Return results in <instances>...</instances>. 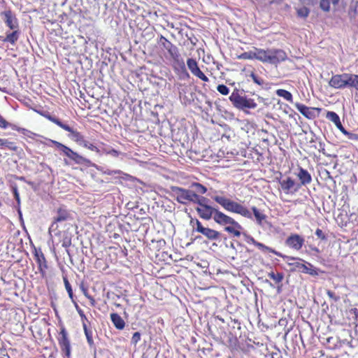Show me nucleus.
Returning a JSON list of instances; mask_svg holds the SVG:
<instances>
[{
  "mask_svg": "<svg viewBox=\"0 0 358 358\" xmlns=\"http://www.w3.org/2000/svg\"><path fill=\"white\" fill-rule=\"evenodd\" d=\"M171 189L174 194L176 199L180 203H196V211L200 218L204 220H210L213 219L214 222L215 221L220 210L217 208H215V207H212L211 205L208 203L209 201L208 198L199 196L190 189L177 186H173Z\"/></svg>",
  "mask_w": 358,
  "mask_h": 358,
  "instance_id": "obj_1",
  "label": "nucleus"
},
{
  "mask_svg": "<svg viewBox=\"0 0 358 358\" xmlns=\"http://www.w3.org/2000/svg\"><path fill=\"white\" fill-rule=\"evenodd\" d=\"M239 59H257L263 63L277 65L287 59L286 52L280 49L263 50L254 48L253 51L245 52L237 57Z\"/></svg>",
  "mask_w": 358,
  "mask_h": 358,
  "instance_id": "obj_2",
  "label": "nucleus"
},
{
  "mask_svg": "<svg viewBox=\"0 0 358 358\" xmlns=\"http://www.w3.org/2000/svg\"><path fill=\"white\" fill-rule=\"evenodd\" d=\"M157 43L165 49L169 54L172 59V67L180 79H185L189 78L183 59L182 58L180 50L173 44L168 38L163 35H160L157 40Z\"/></svg>",
  "mask_w": 358,
  "mask_h": 358,
  "instance_id": "obj_3",
  "label": "nucleus"
},
{
  "mask_svg": "<svg viewBox=\"0 0 358 358\" xmlns=\"http://www.w3.org/2000/svg\"><path fill=\"white\" fill-rule=\"evenodd\" d=\"M210 191H211L213 194L211 199L216 203L220 205L226 211L238 214L246 218L252 217V214L250 210L245 207L244 205L225 196L224 192H217L212 188H210Z\"/></svg>",
  "mask_w": 358,
  "mask_h": 358,
  "instance_id": "obj_4",
  "label": "nucleus"
},
{
  "mask_svg": "<svg viewBox=\"0 0 358 358\" xmlns=\"http://www.w3.org/2000/svg\"><path fill=\"white\" fill-rule=\"evenodd\" d=\"M43 116L62 129L69 131L70 133L69 136L75 142H76L78 145L90 151H93L97 153L100 152L99 149L96 146L92 144V143H88V141L85 139V136L81 132L73 129L66 124H64L58 118H56L50 114L43 115Z\"/></svg>",
  "mask_w": 358,
  "mask_h": 358,
  "instance_id": "obj_5",
  "label": "nucleus"
},
{
  "mask_svg": "<svg viewBox=\"0 0 358 358\" xmlns=\"http://www.w3.org/2000/svg\"><path fill=\"white\" fill-rule=\"evenodd\" d=\"M329 85L336 90L355 88L358 91V74L343 73L333 75Z\"/></svg>",
  "mask_w": 358,
  "mask_h": 358,
  "instance_id": "obj_6",
  "label": "nucleus"
},
{
  "mask_svg": "<svg viewBox=\"0 0 358 358\" xmlns=\"http://www.w3.org/2000/svg\"><path fill=\"white\" fill-rule=\"evenodd\" d=\"M215 222L224 227V230L234 237L241 236L243 226L231 216L220 211Z\"/></svg>",
  "mask_w": 358,
  "mask_h": 358,
  "instance_id": "obj_7",
  "label": "nucleus"
},
{
  "mask_svg": "<svg viewBox=\"0 0 358 358\" xmlns=\"http://www.w3.org/2000/svg\"><path fill=\"white\" fill-rule=\"evenodd\" d=\"M229 100L234 107L247 113L248 110H254L257 106L253 99L248 98L245 95H241L238 90L231 93Z\"/></svg>",
  "mask_w": 358,
  "mask_h": 358,
  "instance_id": "obj_8",
  "label": "nucleus"
},
{
  "mask_svg": "<svg viewBox=\"0 0 358 358\" xmlns=\"http://www.w3.org/2000/svg\"><path fill=\"white\" fill-rule=\"evenodd\" d=\"M52 144L54 145L57 149L62 152L65 156L74 163L80 165H88L90 164V159L85 158V157L73 151L70 148L59 143V141L52 140Z\"/></svg>",
  "mask_w": 358,
  "mask_h": 358,
  "instance_id": "obj_9",
  "label": "nucleus"
},
{
  "mask_svg": "<svg viewBox=\"0 0 358 358\" xmlns=\"http://www.w3.org/2000/svg\"><path fill=\"white\" fill-rule=\"evenodd\" d=\"M57 340L62 352L65 357L69 358L71 357V342L68 331L64 325L60 327V330L57 336Z\"/></svg>",
  "mask_w": 358,
  "mask_h": 358,
  "instance_id": "obj_10",
  "label": "nucleus"
},
{
  "mask_svg": "<svg viewBox=\"0 0 358 358\" xmlns=\"http://www.w3.org/2000/svg\"><path fill=\"white\" fill-rule=\"evenodd\" d=\"M190 224L194 231L201 233L208 240H218L220 236V233L215 229L209 227H205L198 219H192Z\"/></svg>",
  "mask_w": 358,
  "mask_h": 358,
  "instance_id": "obj_11",
  "label": "nucleus"
},
{
  "mask_svg": "<svg viewBox=\"0 0 358 358\" xmlns=\"http://www.w3.org/2000/svg\"><path fill=\"white\" fill-rule=\"evenodd\" d=\"M287 258L290 260L298 259V258L294 257H289ZM299 260L301 262L289 263V264L294 266L295 268L298 269L299 271H301L303 273H308L311 276H316L318 275L317 269L310 263L303 261V259H299Z\"/></svg>",
  "mask_w": 358,
  "mask_h": 358,
  "instance_id": "obj_12",
  "label": "nucleus"
},
{
  "mask_svg": "<svg viewBox=\"0 0 358 358\" xmlns=\"http://www.w3.org/2000/svg\"><path fill=\"white\" fill-rule=\"evenodd\" d=\"M278 183L285 194H294L301 189V185H298L290 176L284 180L279 179Z\"/></svg>",
  "mask_w": 358,
  "mask_h": 358,
  "instance_id": "obj_13",
  "label": "nucleus"
},
{
  "mask_svg": "<svg viewBox=\"0 0 358 358\" xmlns=\"http://www.w3.org/2000/svg\"><path fill=\"white\" fill-rule=\"evenodd\" d=\"M294 106L297 110L299 111L303 117H306L308 120H314L318 117L322 110L321 108L310 107L299 102L295 103Z\"/></svg>",
  "mask_w": 358,
  "mask_h": 358,
  "instance_id": "obj_14",
  "label": "nucleus"
},
{
  "mask_svg": "<svg viewBox=\"0 0 358 358\" xmlns=\"http://www.w3.org/2000/svg\"><path fill=\"white\" fill-rule=\"evenodd\" d=\"M34 259L38 264L39 273L43 278L46 277L47 269L48 268V261L41 248H34Z\"/></svg>",
  "mask_w": 358,
  "mask_h": 358,
  "instance_id": "obj_15",
  "label": "nucleus"
},
{
  "mask_svg": "<svg viewBox=\"0 0 358 358\" xmlns=\"http://www.w3.org/2000/svg\"><path fill=\"white\" fill-rule=\"evenodd\" d=\"M1 16L10 29H19V20L10 8L2 11Z\"/></svg>",
  "mask_w": 358,
  "mask_h": 358,
  "instance_id": "obj_16",
  "label": "nucleus"
},
{
  "mask_svg": "<svg viewBox=\"0 0 358 358\" xmlns=\"http://www.w3.org/2000/svg\"><path fill=\"white\" fill-rule=\"evenodd\" d=\"M186 63L189 70L194 76L203 82H209L208 77L201 70L196 59L188 58Z\"/></svg>",
  "mask_w": 358,
  "mask_h": 358,
  "instance_id": "obj_17",
  "label": "nucleus"
},
{
  "mask_svg": "<svg viewBox=\"0 0 358 358\" xmlns=\"http://www.w3.org/2000/svg\"><path fill=\"white\" fill-rule=\"evenodd\" d=\"M287 247L294 250H301L304 245V237L298 234H291L285 240Z\"/></svg>",
  "mask_w": 358,
  "mask_h": 358,
  "instance_id": "obj_18",
  "label": "nucleus"
},
{
  "mask_svg": "<svg viewBox=\"0 0 358 358\" xmlns=\"http://www.w3.org/2000/svg\"><path fill=\"white\" fill-rule=\"evenodd\" d=\"M296 171L294 175L299 180L298 185H301V187L310 184L312 182V176L307 169H303V167L301 166H298Z\"/></svg>",
  "mask_w": 358,
  "mask_h": 358,
  "instance_id": "obj_19",
  "label": "nucleus"
},
{
  "mask_svg": "<svg viewBox=\"0 0 358 358\" xmlns=\"http://www.w3.org/2000/svg\"><path fill=\"white\" fill-rule=\"evenodd\" d=\"M248 243L253 245L254 246L257 247L259 250H262L264 252H269L271 254H274L278 257H284L281 253L275 251L274 249L270 247L264 245L263 243L257 242V241L255 240V238H253L252 236L249 237L248 240Z\"/></svg>",
  "mask_w": 358,
  "mask_h": 358,
  "instance_id": "obj_20",
  "label": "nucleus"
},
{
  "mask_svg": "<svg viewBox=\"0 0 358 358\" xmlns=\"http://www.w3.org/2000/svg\"><path fill=\"white\" fill-rule=\"evenodd\" d=\"M70 218H71L70 213L64 207H59L57 210V215L55 217H54V218H53L52 227L53 226L54 224L66 221V220H69Z\"/></svg>",
  "mask_w": 358,
  "mask_h": 358,
  "instance_id": "obj_21",
  "label": "nucleus"
},
{
  "mask_svg": "<svg viewBox=\"0 0 358 358\" xmlns=\"http://www.w3.org/2000/svg\"><path fill=\"white\" fill-rule=\"evenodd\" d=\"M309 153L315 154V150H317L319 152L322 153L323 155H326L325 152V145L321 141H317L315 139L312 138L309 141Z\"/></svg>",
  "mask_w": 358,
  "mask_h": 358,
  "instance_id": "obj_22",
  "label": "nucleus"
},
{
  "mask_svg": "<svg viewBox=\"0 0 358 358\" xmlns=\"http://www.w3.org/2000/svg\"><path fill=\"white\" fill-rule=\"evenodd\" d=\"M12 30L13 31L11 32H7L5 37L0 36V38L3 42H9L13 45H15V44L17 43V41L19 39V36H20V30L19 29Z\"/></svg>",
  "mask_w": 358,
  "mask_h": 358,
  "instance_id": "obj_23",
  "label": "nucleus"
},
{
  "mask_svg": "<svg viewBox=\"0 0 358 358\" xmlns=\"http://www.w3.org/2000/svg\"><path fill=\"white\" fill-rule=\"evenodd\" d=\"M8 127H10L13 129L16 130L18 132H20L22 134H27V132H29L27 129L22 127H19L16 125L10 124L8 122H7L4 117L1 115L0 113V128L2 129H6Z\"/></svg>",
  "mask_w": 358,
  "mask_h": 358,
  "instance_id": "obj_24",
  "label": "nucleus"
},
{
  "mask_svg": "<svg viewBox=\"0 0 358 358\" xmlns=\"http://www.w3.org/2000/svg\"><path fill=\"white\" fill-rule=\"evenodd\" d=\"M110 318L116 329H122L124 327L125 322L117 313H112Z\"/></svg>",
  "mask_w": 358,
  "mask_h": 358,
  "instance_id": "obj_25",
  "label": "nucleus"
},
{
  "mask_svg": "<svg viewBox=\"0 0 358 358\" xmlns=\"http://www.w3.org/2000/svg\"><path fill=\"white\" fill-rule=\"evenodd\" d=\"M190 187L194 189L195 192H194L199 196L203 195L208 192V188L199 182H192Z\"/></svg>",
  "mask_w": 358,
  "mask_h": 358,
  "instance_id": "obj_26",
  "label": "nucleus"
},
{
  "mask_svg": "<svg viewBox=\"0 0 358 358\" xmlns=\"http://www.w3.org/2000/svg\"><path fill=\"white\" fill-rule=\"evenodd\" d=\"M275 94L277 96L283 98L290 103L293 102V96L292 93L285 90L278 89L275 91Z\"/></svg>",
  "mask_w": 358,
  "mask_h": 358,
  "instance_id": "obj_27",
  "label": "nucleus"
},
{
  "mask_svg": "<svg viewBox=\"0 0 358 358\" xmlns=\"http://www.w3.org/2000/svg\"><path fill=\"white\" fill-rule=\"evenodd\" d=\"M62 279H63V282H64V287H65V289L68 293V295L69 296V298L71 299V300L73 301V302H75V297H74V294H73V289H72V287L68 280V278L66 275H63L62 276Z\"/></svg>",
  "mask_w": 358,
  "mask_h": 358,
  "instance_id": "obj_28",
  "label": "nucleus"
},
{
  "mask_svg": "<svg viewBox=\"0 0 358 358\" xmlns=\"http://www.w3.org/2000/svg\"><path fill=\"white\" fill-rule=\"evenodd\" d=\"M8 149L10 151L17 152L19 148L14 141H10L8 138H3V150Z\"/></svg>",
  "mask_w": 358,
  "mask_h": 358,
  "instance_id": "obj_29",
  "label": "nucleus"
},
{
  "mask_svg": "<svg viewBox=\"0 0 358 358\" xmlns=\"http://www.w3.org/2000/svg\"><path fill=\"white\" fill-rule=\"evenodd\" d=\"M326 117L329 120L334 122L336 124V126L341 127V122L340 121L339 115L336 113L330 112V110H329L327 113Z\"/></svg>",
  "mask_w": 358,
  "mask_h": 358,
  "instance_id": "obj_30",
  "label": "nucleus"
},
{
  "mask_svg": "<svg viewBox=\"0 0 358 358\" xmlns=\"http://www.w3.org/2000/svg\"><path fill=\"white\" fill-rule=\"evenodd\" d=\"M83 329H84V334L89 346L90 348H94V343L92 338V331L88 329L87 325H84Z\"/></svg>",
  "mask_w": 358,
  "mask_h": 358,
  "instance_id": "obj_31",
  "label": "nucleus"
},
{
  "mask_svg": "<svg viewBox=\"0 0 358 358\" xmlns=\"http://www.w3.org/2000/svg\"><path fill=\"white\" fill-rule=\"evenodd\" d=\"M252 211L258 224H261L262 221L266 220V215L261 213L256 207H252Z\"/></svg>",
  "mask_w": 358,
  "mask_h": 358,
  "instance_id": "obj_32",
  "label": "nucleus"
},
{
  "mask_svg": "<svg viewBox=\"0 0 358 358\" xmlns=\"http://www.w3.org/2000/svg\"><path fill=\"white\" fill-rule=\"evenodd\" d=\"M80 288H81V292H83V294H84L85 297L87 299H89L90 306L92 307H95L96 301H95L94 298L89 294L87 289L86 287H85L83 285H81Z\"/></svg>",
  "mask_w": 358,
  "mask_h": 358,
  "instance_id": "obj_33",
  "label": "nucleus"
},
{
  "mask_svg": "<svg viewBox=\"0 0 358 358\" xmlns=\"http://www.w3.org/2000/svg\"><path fill=\"white\" fill-rule=\"evenodd\" d=\"M268 277L277 284L280 283L283 279L282 273H273V271L268 273Z\"/></svg>",
  "mask_w": 358,
  "mask_h": 358,
  "instance_id": "obj_34",
  "label": "nucleus"
},
{
  "mask_svg": "<svg viewBox=\"0 0 358 358\" xmlns=\"http://www.w3.org/2000/svg\"><path fill=\"white\" fill-rule=\"evenodd\" d=\"M309 9L306 6H302L296 10L297 15L299 17L306 18L309 15Z\"/></svg>",
  "mask_w": 358,
  "mask_h": 358,
  "instance_id": "obj_35",
  "label": "nucleus"
},
{
  "mask_svg": "<svg viewBox=\"0 0 358 358\" xmlns=\"http://www.w3.org/2000/svg\"><path fill=\"white\" fill-rule=\"evenodd\" d=\"M327 345L329 349L334 350L338 348V340L334 337L327 338Z\"/></svg>",
  "mask_w": 358,
  "mask_h": 358,
  "instance_id": "obj_36",
  "label": "nucleus"
},
{
  "mask_svg": "<svg viewBox=\"0 0 358 358\" xmlns=\"http://www.w3.org/2000/svg\"><path fill=\"white\" fill-rule=\"evenodd\" d=\"M76 308L81 317V322H83V328H84L85 325H87V322H89L88 320L85 315V312L78 306L77 303H76Z\"/></svg>",
  "mask_w": 358,
  "mask_h": 358,
  "instance_id": "obj_37",
  "label": "nucleus"
},
{
  "mask_svg": "<svg viewBox=\"0 0 358 358\" xmlns=\"http://www.w3.org/2000/svg\"><path fill=\"white\" fill-rule=\"evenodd\" d=\"M61 243H62V246L66 249L69 248L72 243H71V237L68 235V234H65L63 238H62V240L61 241Z\"/></svg>",
  "mask_w": 358,
  "mask_h": 358,
  "instance_id": "obj_38",
  "label": "nucleus"
},
{
  "mask_svg": "<svg viewBox=\"0 0 358 358\" xmlns=\"http://www.w3.org/2000/svg\"><path fill=\"white\" fill-rule=\"evenodd\" d=\"M250 76L252 78V81L255 84H257L259 86L264 85V80L262 78H261V77H258L255 72L252 71L250 74Z\"/></svg>",
  "mask_w": 358,
  "mask_h": 358,
  "instance_id": "obj_39",
  "label": "nucleus"
},
{
  "mask_svg": "<svg viewBox=\"0 0 358 358\" xmlns=\"http://www.w3.org/2000/svg\"><path fill=\"white\" fill-rule=\"evenodd\" d=\"M320 6L323 10L329 11L331 8L330 1L329 0H320Z\"/></svg>",
  "mask_w": 358,
  "mask_h": 358,
  "instance_id": "obj_40",
  "label": "nucleus"
},
{
  "mask_svg": "<svg viewBox=\"0 0 358 358\" xmlns=\"http://www.w3.org/2000/svg\"><path fill=\"white\" fill-rule=\"evenodd\" d=\"M217 90L222 95H227L229 93V89L224 85H217Z\"/></svg>",
  "mask_w": 358,
  "mask_h": 358,
  "instance_id": "obj_41",
  "label": "nucleus"
},
{
  "mask_svg": "<svg viewBox=\"0 0 358 358\" xmlns=\"http://www.w3.org/2000/svg\"><path fill=\"white\" fill-rule=\"evenodd\" d=\"M141 339V334L139 331H136L133 334L131 337V343L136 345Z\"/></svg>",
  "mask_w": 358,
  "mask_h": 358,
  "instance_id": "obj_42",
  "label": "nucleus"
},
{
  "mask_svg": "<svg viewBox=\"0 0 358 358\" xmlns=\"http://www.w3.org/2000/svg\"><path fill=\"white\" fill-rule=\"evenodd\" d=\"M327 294L331 299H332L334 301H338L340 299V296L331 290H327Z\"/></svg>",
  "mask_w": 358,
  "mask_h": 358,
  "instance_id": "obj_43",
  "label": "nucleus"
},
{
  "mask_svg": "<svg viewBox=\"0 0 358 358\" xmlns=\"http://www.w3.org/2000/svg\"><path fill=\"white\" fill-rule=\"evenodd\" d=\"M315 235L321 240H327V236L321 229L317 228L315 230Z\"/></svg>",
  "mask_w": 358,
  "mask_h": 358,
  "instance_id": "obj_44",
  "label": "nucleus"
},
{
  "mask_svg": "<svg viewBox=\"0 0 358 358\" xmlns=\"http://www.w3.org/2000/svg\"><path fill=\"white\" fill-rule=\"evenodd\" d=\"M107 155L117 157L120 155V152L112 148L109 149V152H107Z\"/></svg>",
  "mask_w": 358,
  "mask_h": 358,
  "instance_id": "obj_45",
  "label": "nucleus"
},
{
  "mask_svg": "<svg viewBox=\"0 0 358 358\" xmlns=\"http://www.w3.org/2000/svg\"><path fill=\"white\" fill-rule=\"evenodd\" d=\"M13 194H14V196H15V198L17 202L20 203V197L19 196V192H17V188L13 187Z\"/></svg>",
  "mask_w": 358,
  "mask_h": 358,
  "instance_id": "obj_46",
  "label": "nucleus"
},
{
  "mask_svg": "<svg viewBox=\"0 0 358 358\" xmlns=\"http://www.w3.org/2000/svg\"><path fill=\"white\" fill-rule=\"evenodd\" d=\"M348 138L350 139H352V140H355V141H357L358 140V134H354V133H348Z\"/></svg>",
  "mask_w": 358,
  "mask_h": 358,
  "instance_id": "obj_47",
  "label": "nucleus"
},
{
  "mask_svg": "<svg viewBox=\"0 0 358 358\" xmlns=\"http://www.w3.org/2000/svg\"><path fill=\"white\" fill-rule=\"evenodd\" d=\"M343 134H345V135H348V134L349 133L348 131H347L344 127H343V125L341 124V127L340 126H336Z\"/></svg>",
  "mask_w": 358,
  "mask_h": 358,
  "instance_id": "obj_48",
  "label": "nucleus"
},
{
  "mask_svg": "<svg viewBox=\"0 0 358 358\" xmlns=\"http://www.w3.org/2000/svg\"><path fill=\"white\" fill-rule=\"evenodd\" d=\"M271 357L273 358H282L281 354L280 352H273L271 354Z\"/></svg>",
  "mask_w": 358,
  "mask_h": 358,
  "instance_id": "obj_49",
  "label": "nucleus"
},
{
  "mask_svg": "<svg viewBox=\"0 0 358 358\" xmlns=\"http://www.w3.org/2000/svg\"><path fill=\"white\" fill-rule=\"evenodd\" d=\"M3 138H0V149L3 150Z\"/></svg>",
  "mask_w": 358,
  "mask_h": 358,
  "instance_id": "obj_50",
  "label": "nucleus"
},
{
  "mask_svg": "<svg viewBox=\"0 0 358 358\" xmlns=\"http://www.w3.org/2000/svg\"><path fill=\"white\" fill-rule=\"evenodd\" d=\"M107 152H109V149H104L103 152L107 155Z\"/></svg>",
  "mask_w": 358,
  "mask_h": 358,
  "instance_id": "obj_51",
  "label": "nucleus"
},
{
  "mask_svg": "<svg viewBox=\"0 0 358 358\" xmlns=\"http://www.w3.org/2000/svg\"><path fill=\"white\" fill-rule=\"evenodd\" d=\"M338 1H339V0H334V3H338Z\"/></svg>",
  "mask_w": 358,
  "mask_h": 358,
  "instance_id": "obj_52",
  "label": "nucleus"
},
{
  "mask_svg": "<svg viewBox=\"0 0 358 358\" xmlns=\"http://www.w3.org/2000/svg\"><path fill=\"white\" fill-rule=\"evenodd\" d=\"M1 206V201H0V206Z\"/></svg>",
  "mask_w": 358,
  "mask_h": 358,
  "instance_id": "obj_53",
  "label": "nucleus"
},
{
  "mask_svg": "<svg viewBox=\"0 0 358 358\" xmlns=\"http://www.w3.org/2000/svg\"><path fill=\"white\" fill-rule=\"evenodd\" d=\"M0 358H4V357H0Z\"/></svg>",
  "mask_w": 358,
  "mask_h": 358,
  "instance_id": "obj_54",
  "label": "nucleus"
}]
</instances>
